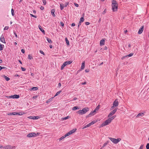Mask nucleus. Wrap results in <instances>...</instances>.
Listing matches in <instances>:
<instances>
[{"instance_id": "nucleus-1", "label": "nucleus", "mask_w": 149, "mask_h": 149, "mask_svg": "<svg viewBox=\"0 0 149 149\" xmlns=\"http://www.w3.org/2000/svg\"><path fill=\"white\" fill-rule=\"evenodd\" d=\"M112 10L113 12L116 11L117 10L118 4L116 1L113 0L112 2Z\"/></svg>"}, {"instance_id": "nucleus-2", "label": "nucleus", "mask_w": 149, "mask_h": 149, "mask_svg": "<svg viewBox=\"0 0 149 149\" xmlns=\"http://www.w3.org/2000/svg\"><path fill=\"white\" fill-rule=\"evenodd\" d=\"M89 110L88 107H85L82 109V110H79L77 111V113L80 115H82L85 113Z\"/></svg>"}, {"instance_id": "nucleus-3", "label": "nucleus", "mask_w": 149, "mask_h": 149, "mask_svg": "<svg viewBox=\"0 0 149 149\" xmlns=\"http://www.w3.org/2000/svg\"><path fill=\"white\" fill-rule=\"evenodd\" d=\"M109 139L113 143L115 144H117L121 140V139L120 138L116 139L111 137H109Z\"/></svg>"}, {"instance_id": "nucleus-4", "label": "nucleus", "mask_w": 149, "mask_h": 149, "mask_svg": "<svg viewBox=\"0 0 149 149\" xmlns=\"http://www.w3.org/2000/svg\"><path fill=\"white\" fill-rule=\"evenodd\" d=\"M112 121L109 118L108 119L106 120V121L103 122L101 125V127H103L107 125L110 123Z\"/></svg>"}, {"instance_id": "nucleus-5", "label": "nucleus", "mask_w": 149, "mask_h": 149, "mask_svg": "<svg viewBox=\"0 0 149 149\" xmlns=\"http://www.w3.org/2000/svg\"><path fill=\"white\" fill-rule=\"evenodd\" d=\"M72 62H71L70 61H68L64 62L61 67V70H63L64 68V67H65L67 65L70 64Z\"/></svg>"}, {"instance_id": "nucleus-6", "label": "nucleus", "mask_w": 149, "mask_h": 149, "mask_svg": "<svg viewBox=\"0 0 149 149\" xmlns=\"http://www.w3.org/2000/svg\"><path fill=\"white\" fill-rule=\"evenodd\" d=\"M38 135V133H37V134L34 133V132H31L29 134H28L26 136L28 137H36L37 136V135Z\"/></svg>"}, {"instance_id": "nucleus-7", "label": "nucleus", "mask_w": 149, "mask_h": 149, "mask_svg": "<svg viewBox=\"0 0 149 149\" xmlns=\"http://www.w3.org/2000/svg\"><path fill=\"white\" fill-rule=\"evenodd\" d=\"M76 129H74L73 130H71L69 131L68 133H66L65 135V137L67 136H69L71 134H72L74 132H75L76 131Z\"/></svg>"}, {"instance_id": "nucleus-8", "label": "nucleus", "mask_w": 149, "mask_h": 149, "mask_svg": "<svg viewBox=\"0 0 149 149\" xmlns=\"http://www.w3.org/2000/svg\"><path fill=\"white\" fill-rule=\"evenodd\" d=\"M117 109L118 108H117L112 111L108 115V117L109 118L111 116L114 115L117 111Z\"/></svg>"}, {"instance_id": "nucleus-9", "label": "nucleus", "mask_w": 149, "mask_h": 149, "mask_svg": "<svg viewBox=\"0 0 149 149\" xmlns=\"http://www.w3.org/2000/svg\"><path fill=\"white\" fill-rule=\"evenodd\" d=\"M7 97H8L10 98H16L18 99L19 98V95H11L9 96H8Z\"/></svg>"}, {"instance_id": "nucleus-10", "label": "nucleus", "mask_w": 149, "mask_h": 149, "mask_svg": "<svg viewBox=\"0 0 149 149\" xmlns=\"http://www.w3.org/2000/svg\"><path fill=\"white\" fill-rule=\"evenodd\" d=\"M113 105V106H115V107H117L119 105V102L117 100H116L114 101Z\"/></svg>"}, {"instance_id": "nucleus-11", "label": "nucleus", "mask_w": 149, "mask_h": 149, "mask_svg": "<svg viewBox=\"0 0 149 149\" xmlns=\"http://www.w3.org/2000/svg\"><path fill=\"white\" fill-rule=\"evenodd\" d=\"M95 111H91L90 113L86 117V118L90 117L91 116L95 114Z\"/></svg>"}, {"instance_id": "nucleus-12", "label": "nucleus", "mask_w": 149, "mask_h": 149, "mask_svg": "<svg viewBox=\"0 0 149 149\" xmlns=\"http://www.w3.org/2000/svg\"><path fill=\"white\" fill-rule=\"evenodd\" d=\"M143 26H142L141 28H140L138 32V34H140L142 33L143 30Z\"/></svg>"}, {"instance_id": "nucleus-13", "label": "nucleus", "mask_w": 149, "mask_h": 149, "mask_svg": "<svg viewBox=\"0 0 149 149\" xmlns=\"http://www.w3.org/2000/svg\"><path fill=\"white\" fill-rule=\"evenodd\" d=\"M0 40L2 42L6 43L4 38L3 36H1V37Z\"/></svg>"}, {"instance_id": "nucleus-14", "label": "nucleus", "mask_w": 149, "mask_h": 149, "mask_svg": "<svg viewBox=\"0 0 149 149\" xmlns=\"http://www.w3.org/2000/svg\"><path fill=\"white\" fill-rule=\"evenodd\" d=\"M15 147H12L10 145H7L6 146L4 147V148L5 149H11Z\"/></svg>"}, {"instance_id": "nucleus-15", "label": "nucleus", "mask_w": 149, "mask_h": 149, "mask_svg": "<svg viewBox=\"0 0 149 149\" xmlns=\"http://www.w3.org/2000/svg\"><path fill=\"white\" fill-rule=\"evenodd\" d=\"M104 39H102L100 40V45L102 46L104 45Z\"/></svg>"}, {"instance_id": "nucleus-16", "label": "nucleus", "mask_w": 149, "mask_h": 149, "mask_svg": "<svg viewBox=\"0 0 149 149\" xmlns=\"http://www.w3.org/2000/svg\"><path fill=\"white\" fill-rule=\"evenodd\" d=\"M2 77L4 78L7 81H8L10 79V78L7 77L5 75H3Z\"/></svg>"}, {"instance_id": "nucleus-17", "label": "nucleus", "mask_w": 149, "mask_h": 149, "mask_svg": "<svg viewBox=\"0 0 149 149\" xmlns=\"http://www.w3.org/2000/svg\"><path fill=\"white\" fill-rule=\"evenodd\" d=\"M38 27L40 30L43 33H45V31L42 29V27L40 25L38 26Z\"/></svg>"}, {"instance_id": "nucleus-18", "label": "nucleus", "mask_w": 149, "mask_h": 149, "mask_svg": "<svg viewBox=\"0 0 149 149\" xmlns=\"http://www.w3.org/2000/svg\"><path fill=\"white\" fill-rule=\"evenodd\" d=\"M55 12V10L54 9H53L52 10L51 13L52 15H53V17H55V15L54 14Z\"/></svg>"}, {"instance_id": "nucleus-19", "label": "nucleus", "mask_w": 149, "mask_h": 149, "mask_svg": "<svg viewBox=\"0 0 149 149\" xmlns=\"http://www.w3.org/2000/svg\"><path fill=\"white\" fill-rule=\"evenodd\" d=\"M144 115V114L142 113H139L136 116V117H138L139 116H143Z\"/></svg>"}, {"instance_id": "nucleus-20", "label": "nucleus", "mask_w": 149, "mask_h": 149, "mask_svg": "<svg viewBox=\"0 0 149 149\" xmlns=\"http://www.w3.org/2000/svg\"><path fill=\"white\" fill-rule=\"evenodd\" d=\"M85 67V62L84 61L82 63L81 68V69L83 70L84 69Z\"/></svg>"}, {"instance_id": "nucleus-21", "label": "nucleus", "mask_w": 149, "mask_h": 149, "mask_svg": "<svg viewBox=\"0 0 149 149\" xmlns=\"http://www.w3.org/2000/svg\"><path fill=\"white\" fill-rule=\"evenodd\" d=\"M47 40V41L49 43H52V41L51 39H49L48 37H46Z\"/></svg>"}, {"instance_id": "nucleus-22", "label": "nucleus", "mask_w": 149, "mask_h": 149, "mask_svg": "<svg viewBox=\"0 0 149 149\" xmlns=\"http://www.w3.org/2000/svg\"><path fill=\"white\" fill-rule=\"evenodd\" d=\"M79 108L77 106L74 107L72 108V110L73 111H75L77 109H79Z\"/></svg>"}, {"instance_id": "nucleus-23", "label": "nucleus", "mask_w": 149, "mask_h": 149, "mask_svg": "<svg viewBox=\"0 0 149 149\" xmlns=\"http://www.w3.org/2000/svg\"><path fill=\"white\" fill-rule=\"evenodd\" d=\"M54 97H52L50 98L48 100L46 101V103H48L51 102L52 100H53V98H54Z\"/></svg>"}, {"instance_id": "nucleus-24", "label": "nucleus", "mask_w": 149, "mask_h": 149, "mask_svg": "<svg viewBox=\"0 0 149 149\" xmlns=\"http://www.w3.org/2000/svg\"><path fill=\"white\" fill-rule=\"evenodd\" d=\"M65 40L66 41V43L67 44V45H69V40H68V38H65Z\"/></svg>"}, {"instance_id": "nucleus-25", "label": "nucleus", "mask_w": 149, "mask_h": 149, "mask_svg": "<svg viewBox=\"0 0 149 149\" xmlns=\"http://www.w3.org/2000/svg\"><path fill=\"white\" fill-rule=\"evenodd\" d=\"M60 6L61 8V10H62L64 8V6L63 4H61L60 5Z\"/></svg>"}, {"instance_id": "nucleus-26", "label": "nucleus", "mask_w": 149, "mask_h": 149, "mask_svg": "<svg viewBox=\"0 0 149 149\" xmlns=\"http://www.w3.org/2000/svg\"><path fill=\"white\" fill-rule=\"evenodd\" d=\"M84 21V16L83 17H81L80 19V20L79 21V22H83Z\"/></svg>"}, {"instance_id": "nucleus-27", "label": "nucleus", "mask_w": 149, "mask_h": 149, "mask_svg": "<svg viewBox=\"0 0 149 149\" xmlns=\"http://www.w3.org/2000/svg\"><path fill=\"white\" fill-rule=\"evenodd\" d=\"M69 116H67V117H65V118H62V120H65L68 119L69 118Z\"/></svg>"}, {"instance_id": "nucleus-28", "label": "nucleus", "mask_w": 149, "mask_h": 149, "mask_svg": "<svg viewBox=\"0 0 149 149\" xmlns=\"http://www.w3.org/2000/svg\"><path fill=\"white\" fill-rule=\"evenodd\" d=\"M65 137V136H63L61 137L59 139V141H61L62 140L64 139Z\"/></svg>"}, {"instance_id": "nucleus-29", "label": "nucleus", "mask_w": 149, "mask_h": 149, "mask_svg": "<svg viewBox=\"0 0 149 149\" xmlns=\"http://www.w3.org/2000/svg\"><path fill=\"white\" fill-rule=\"evenodd\" d=\"M4 46V45H0V50L1 51V50H2L3 49V47Z\"/></svg>"}, {"instance_id": "nucleus-30", "label": "nucleus", "mask_w": 149, "mask_h": 149, "mask_svg": "<svg viewBox=\"0 0 149 149\" xmlns=\"http://www.w3.org/2000/svg\"><path fill=\"white\" fill-rule=\"evenodd\" d=\"M61 91H59L58 92H57L56 93V94H55V95L54 96V97L58 95V94H59L61 93Z\"/></svg>"}, {"instance_id": "nucleus-31", "label": "nucleus", "mask_w": 149, "mask_h": 149, "mask_svg": "<svg viewBox=\"0 0 149 149\" xmlns=\"http://www.w3.org/2000/svg\"><path fill=\"white\" fill-rule=\"evenodd\" d=\"M100 108V106L99 105H98L95 109L94 110V111H95V112H96V111L98 110Z\"/></svg>"}, {"instance_id": "nucleus-32", "label": "nucleus", "mask_w": 149, "mask_h": 149, "mask_svg": "<svg viewBox=\"0 0 149 149\" xmlns=\"http://www.w3.org/2000/svg\"><path fill=\"white\" fill-rule=\"evenodd\" d=\"M116 116H113L112 117H110V118L109 117V118L110 119H111V120L112 121V120L114 119L115 118V117H116Z\"/></svg>"}, {"instance_id": "nucleus-33", "label": "nucleus", "mask_w": 149, "mask_h": 149, "mask_svg": "<svg viewBox=\"0 0 149 149\" xmlns=\"http://www.w3.org/2000/svg\"><path fill=\"white\" fill-rule=\"evenodd\" d=\"M33 118L34 119H38L40 118V117L38 116H34Z\"/></svg>"}, {"instance_id": "nucleus-34", "label": "nucleus", "mask_w": 149, "mask_h": 149, "mask_svg": "<svg viewBox=\"0 0 149 149\" xmlns=\"http://www.w3.org/2000/svg\"><path fill=\"white\" fill-rule=\"evenodd\" d=\"M28 58L29 59H31L33 58L29 54L28 56Z\"/></svg>"}, {"instance_id": "nucleus-35", "label": "nucleus", "mask_w": 149, "mask_h": 149, "mask_svg": "<svg viewBox=\"0 0 149 149\" xmlns=\"http://www.w3.org/2000/svg\"><path fill=\"white\" fill-rule=\"evenodd\" d=\"M14 11L13 8L11 9V14L13 16H14Z\"/></svg>"}, {"instance_id": "nucleus-36", "label": "nucleus", "mask_w": 149, "mask_h": 149, "mask_svg": "<svg viewBox=\"0 0 149 149\" xmlns=\"http://www.w3.org/2000/svg\"><path fill=\"white\" fill-rule=\"evenodd\" d=\"M144 147V145L142 144L141 145L139 148V149H143Z\"/></svg>"}, {"instance_id": "nucleus-37", "label": "nucleus", "mask_w": 149, "mask_h": 149, "mask_svg": "<svg viewBox=\"0 0 149 149\" xmlns=\"http://www.w3.org/2000/svg\"><path fill=\"white\" fill-rule=\"evenodd\" d=\"M33 90L36 91L38 89V88L37 87H33Z\"/></svg>"}, {"instance_id": "nucleus-38", "label": "nucleus", "mask_w": 149, "mask_h": 149, "mask_svg": "<svg viewBox=\"0 0 149 149\" xmlns=\"http://www.w3.org/2000/svg\"><path fill=\"white\" fill-rule=\"evenodd\" d=\"M146 149H149V143H148L146 146Z\"/></svg>"}, {"instance_id": "nucleus-39", "label": "nucleus", "mask_w": 149, "mask_h": 149, "mask_svg": "<svg viewBox=\"0 0 149 149\" xmlns=\"http://www.w3.org/2000/svg\"><path fill=\"white\" fill-rule=\"evenodd\" d=\"M9 27L8 26H6L4 29V30H7L8 29Z\"/></svg>"}, {"instance_id": "nucleus-40", "label": "nucleus", "mask_w": 149, "mask_h": 149, "mask_svg": "<svg viewBox=\"0 0 149 149\" xmlns=\"http://www.w3.org/2000/svg\"><path fill=\"white\" fill-rule=\"evenodd\" d=\"M68 4V2H66L65 4V5H64V7H66L67 6Z\"/></svg>"}, {"instance_id": "nucleus-41", "label": "nucleus", "mask_w": 149, "mask_h": 149, "mask_svg": "<svg viewBox=\"0 0 149 149\" xmlns=\"http://www.w3.org/2000/svg\"><path fill=\"white\" fill-rule=\"evenodd\" d=\"M133 55V54L131 53L129 54L127 56L129 57H131Z\"/></svg>"}, {"instance_id": "nucleus-42", "label": "nucleus", "mask_w": 149, "mask_h": 149, "mask_svg": "<svg viewBox=\"0 0 149 149\" xmlns=\"http://www.w3.org/2000/svg\"><path fill=\"white\" fill-rule=\"evenodd\" d=\"M28 118L30 119H34L33 117L31 116H29V117H28Z\"/></svg>"}, {"instance_id": "nucleus-43", "label": "nucleus", "mask_w": 149, "mask_h": 149, "mask_svg": "<svg viewBox=\"0 0 149 149\" xmlns=\"http://www.w3.org/2000/svg\"><path fill=\"white\" fill-rule=\"evenodd\" d=\"M106 9H105L104 11L102 13V14L103 15L105 14V13H106Z\"/></svg>"}, {"instance_id": "nucleus-44", "label": "nucleus", "mask_w": 149, "mask_h": 149, "mask_svg": "<svg viewBox=\"0 0 149 149\" xmlns=\"http://www.w3.org/2000/svg\"><path fill=\"white\" fill-rule=\"evenodd\" d=\"M107 145V143H105L102 146V148H103Z\"/></svg>"}, {"instance_id": "nucleus-45", "label": "nucleus", "mask_w": 149, "mask_h": 149, "mask_svg": "<svg viewBox=\"0 0 149 149\" xmlns=\"http://www.w3.org/2000/svg\"><path fill=\"white\" fill-rule=\"evenodd\" d=\"M40 52L41 54H43V55H45V54L44 53V52L42 50H40Z\"/></svg>"}, {"instance_id": "nucleus-46", "label": "nucleus", "mask_w": 149, "mask_h": 149, "mask_svg": "<svg viewBox=\"0 0 149 149\" xmlns=\"http://www.w3.org/2000/svg\"><path fill=\"white\" fill-rule=\"evenodd\" d=\"M42 2L44 5H45L46 3V0H42Z\"/></svg>"}, {"instance_id": "nucleus-47", "label": "nucleus", "mask_w": 149, "mask_h": 149, "mask_svg": "<svg viewBox=\"0 0 149 149\" xmlns=\"http://www.w3.org/2000/svg\"><path fill=\"white\" fill-rule=\"evenodd\" d=\"M13 115H17V113L16 112H13Z\"/></svg>"}, {"instance_id": "nucleus-48", "label": "nucleus", "mask_w": 149, "mask_h": 149, "mask_svg": "<svg viewBox=\"0 0 149 149\" xmlns=\"http://www.w3.org/2000/svg\"><path fill=\"white\" fill-rule=\"evenodd\" d=\"M21 68L22 71H25V70H26V69L23 67H21Z\"/></svg>"}, {"instance_id": "nucleus-49", "label": "nucleus", "mask_w": 149, "mask_h": 149, "mask_svg": "<svg viewBox=\"0 0 149 149\" xmlns=\"http://www.w3.org/2000/svg\"><path fill=\"white\" fill-rule=\"evenodd\" d=\"M30 15L31 16V17H35V18H36V16H35V15L32 14H30Z\"/></svg>"}, {"instance_id": "nucleus-50", "label": "nucleus", "mask_w": 149, "mask_h": 149, "mask_svg": "<svg viewBox=\"0 0 149 149\" xmlns=\"http://www.w3.org/2000/svg\"><path fill=\"white\" fill-rule=\"evenodd\" d=\"M21 52L22 53H24L25 52V50L23 49H22L21 50Z\"/></svg>"}, {"instance_id": "nucleus-51", "label": "nucleus", "mask_w": 149, "mask_h": 149, "mask_svg": "<svg viewBox=\"0 0 149 149\" xmlns=\"http://www.w3.org/2000/svg\"><path fill=\"white\" fill-rule=\"evenodd\" d=\"M37 97H38V96H37V95H35V96H33V99H35Z\"/></svg>"}, {"instance_id": "nucleus-52", "label": "nucleus", "mask_w": 149, "mask_h": 149, "mask_svg": "<svg viewBox=\"0 0 149 149\" xmlns=\"http://www.w3.org/2000/svg\"><path fill=\"white\" fill-rule=\"evenodd\" d=\"M87 126V125H86V126H85L84 127H83L82 129H84L85 128H86L87 127H88V126Z\"/></svg>"}, {"instance_id": "nucleus-53", "label": "nucleus", "mask_w": 149, "mask_h": 149, "mask_svg": "<svg viewBox=\"0 0 149 149\" xmlns=\"http://www.w3.org/2000/svg\"><path fill=\"white\" fill-rule=\"evenodd\" d=\"M61 24L62 26H64V24L63 22H61Z\"/></svg>"}, {"instance_id": "nucleus-54", "label": "nucleus", "mask_w": 149, "mask_h": 149, "mask_svg": "<svg viewBox=\"0 0 149 149\" xmlns=\"http://www.w3.org/2000/svg\"><path fill=\"white\" fill-rule=\"evenodd\" d=\"M95 123V121H93L91 122V124L92 125L94 123Z\"/></svg>"}, {"instance_id": "nucleus-55", "label": "nucleus", "mask_w": 149, "mask_h": 149, "mask_svg": "<svg viewBox=\"0 0 149 149\" xmlns=\"http://www.w3.org/2000/svg\"><path fill=\"white\" fill-rule=\"evenodd\" d=\"M81 22H79L78 23V27H79V26L81 25Z\"/></svg>"}, {"instance_id": "nucleus-56", "label": "nucleus", "mask_w": 149, "mask_h": 149, "mask_svg": "<svg viewBox=\"0 0 149 149\" xmlns=\"http://www.w3.org/2000/svg\"><path fill=\"white\" fill-rule=\"evenodd\" d=\"M40 9L41 10H43L44 9V8L42 6H41L40 8Z\"/></svg>"}, {"instance_id": "nucleus-57", "label": "nucleus", "mask_w": 149, "mask_h": 149, "mask_svg": "<svg viewBox=\"0 0 149 149\" xmlns=\"http://www.w3.org/2000/svg\"><path fill=\"white\" fill-rule=\"evenodd\" d=\"M14 33L16 37L17 38V35L16 33L15 32V31H14Z\"/></svg>"}, {"instance_id": "nucleus-58", "label": "nucleus", "mask_w": 149, "mask_h": 149, "mask_svg": "<svg viewBox=\"0 0 149 149\" xmlns=\"http://www.w3.org/2000/svg\"><path fill=\"white\" fill-rule=\"evenodd\" d=\"M85 24L87 25H88L89 24V23L88 22H86L85 23Z\"/></svg>"}, {"instance_id": "nucleus-59", "label": "nucleus", "mask_w": 149, "mask_h": 149, "mask_svg": "<svg viewBox=\"0 0 149 149\" xmlns=\"http://www.w3.org/2000/svg\"><path fill=\"white\" fill-rule=\"evenodd\" d=\"M74 5H75V6L77 7H78V6H79V5L78 4H77V3H74Z\"/></svg>"}, {"instance_id": "nucleus-60", "label": "nucleus", "mask_w": 149, "mask_h": 149, "mask_svg": "<svg viewBox=\"0 0 149 149\" xmlns=\"http://www.w3.org/2000/svg\"><path fill=\"white\" fill-rule=\"evenodd\" d=\"M127 55H126V56H124L122 58V59H123L124 58H125V57H127Z\"/></svg>"}, {"instance_id": "nucleus-61", "label": "nucleus", "mask_w": 149, "mask_h": 149, "mask_svg": "<svg viewBox=\"0 0 149 149\" xmlns=\"http://www.w3.org/2000/svg\"><path fill=\"white\" fill-rule=\"evenodd\" d=\"M92 125L91 124V123H89L87 125V126H88V127Z\"/></svg>"}, {"instance_id": "nucleus-62", "label": "nucleus", "mask_w": 149, "mask_h": 149, "mask_svg": "<svg viewBox=\"0 0 149 149\" xmlns=\"http://www.w3.org/2000/svg\"><path fill=\"white\" fill-rule=\"evenodd\" d=\"M8 115H13V113H8Z\"/></svg>"}, {"instance_id": "nucleus-63", "label": "nucleus", "mask_w": 149, "mask_h": 149, "mask_svg": "<svg viewBox=\"0 0 149 149\" xmlns=\"http://www.w3.org/2000/svg\"><path fill=\"white\" fill-rule=\"evenodd\" d=\"M115 107V106H113H113H112L111 107V109H114V107Z\"/></svg>"}, {"instance_id": "nucleus-64", "label": "nucleus", "mask_w": 149, "mask_h": 149, "mask_svg": "<svg viewBox=\"0 0 149 149\" xmlns=\"http://www.w3.org/2000/svg\"><path fill=\"white\" fill-rule=\"evenodd\" d=\"M75 24L74 23H72L71 24V26H75Z\"/></svg>"}]
</instances>
